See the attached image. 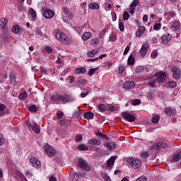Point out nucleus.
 <instances>
[{"label":"nucleus","mask_w":181,"mask_h":181,"mask_svg":"<svg viewBox=\"0 0 181 181\" xmlns=\"http://www.w3.org/2000/svg\"><path fill=\"white\" fill-rule=\"evenodd\" d=\"M96 136H98L99 138H103V139H107L108 137L107 135L98 132L95 134Z\"/></svg>","instance_id":"38"},{"label":"nucleus","mask_w":181,"mask_h":181,"mask_svg":"<svg viewBox=\"0 0 181 181\" xmlns=\"http://www.w3.org/2000/svg\"><path fill=\"white\" fill-rule=\"evenodd\" d=\"M27 127L32 128L33 131L35 133V134H40V126L39 124H37V123H33L32 124V123L27 122L26 123Z\"/></svg>","instance_id":"7"},{"label":"nucleus","mask_w":181,"mask_h":181,"mask_svg":"<svg viewBox=\"0 0 181 181\" xmlns=\"http://www.w3.org/2000/svg\"><path fill=\"white\" fill-rule=\"evenodd\" d=\"M18 98L21 99V100H26V98H28V92H23V93H21Z\"/></svg>","instance_id":"35"},{"label":"nucleus","mask_w":181,"mask_h":181,"mask_svg":"<svg viewBox=\"0 0 181 181\" xmlns=\"http://www.w3.org/2000/svg\"><path fill=\"white\" fill-rule=\"evenodd\" d=\"M107 110H110V111H114V106L112 105H107Z\"/></svg>","instance_id":"63"},{"label":"nucleus","mask_w":181,"mask_h":181,"mask_svg":"<svg viewBox=\"0 0 181 181\" xmlns=\"http://www.w3.org/2000/svg\"><path fill=\"white\" fill-rule=\"evenodd\" d=\"M64 115V113L63 112L57 113V118H58V119H62Z\"/></svg>","instance_id":"53"},{"label":"nucleus","mask_w":181,"mask_h":181,"mask_svg":"<svg viewBox=\"0 0 181 181\" xmlns=\"http://www.w3.org/2000/svg\"><path fill=\"white\" fill-rule=\"evenodd\" d=\"M92 46H97L98 44L100 43V40L98 38H94L90 42Z\"/></svg>","instance_id":"40"},{"label":"nucleus","mask_w":181,"mask_h":181,"mask_svg":"<svg viewBox=\"0 0 181 181\" xmlns=\"http://www.w3.org/2000/svg\"><path fill=\"white\" fill-rule=\"evenodd\" d=\"M127 63L129 66H132L135 63V59L132 57V55H130L128 58Z\"/></svg>","instance_id":"36"},{"label":"nucleus","mask_w":181,"mask_h":181,"mask_svg":"<svg viewBox=\"0 0 181 181\" xmlns=\"http://www.w3.org/2000/svg\"><path fill=\"white\" fill-rule=\"evenodd\" d=\"M166 80V74L162 73L157 77V81L158 83H163Z\"/></svg>","instance_id":"20"},{"label":"nucleus","mask_w":181,"mask_h":181,"mask_svg":"<svg viewBox=\"0 0 181 181\" xmlns=\"http://www.w3.org/2000/svg\"><path fill=\"white\" fill-rule=\"evenodd\" d=\"M177 84L176 82L175 81H171L169 83V87H170V88H175V87H176Z\"/></svg>","instance_id":"55"},{"label":"nucleus","mask_w":181,"mask_h":181,"mask_svg":"<svg viewBox=\"0 0 181 181\" xmlns=\"http://www.w3.org/2000/svg\"><path fill=\"white\" fill-rule=\"evenodd\" d=\"M12 32L16 35L19 33V32H21V27H19V25H14L12 29Z\"/></svg>","instance_id":"34"},{"label":"nucleus","mask_w":181,"mask_h":181,"mask_svg":"<svg viewBox=\"0 0 181 181\" xmlns=\"http://www.w3.org/2000/svg\"><path fill=\"white\" fill-rule=\"evenodd\" d=\"M136 181H146V177H140L136 180Z\"/></svg>","instance_id":"59"},{"label":"nucleus","mask_w":181,"mask_h":181,"mask_svg":"<svg viewBox=\"0 0 181 181\" xmlns=\"http://www.w3.org/2000/svg\"><path fill=\"white\" fill-rule=\"evenodd\" d=\"M89 145H93L95 146H100L101 145V140L98 139H90L88 140Z\"/></svg>","instance_id":"12"},{"label":"nucleus","mask_w":181,"mask_h":181,"mask_svg":"<svg viewBox=\"0 0 181 181\" xmlns=\"http://www.w3.org/2000/svg\"><path fill=\"white\" fill-rule=\"evenodd\" d=\"M83 40L87 41L88 39H91V33L87 32L82 35Z\"/></svg>","instance_id":"24"},{"label":"nucleus","mask_w":181,"mask_h":181,"mask_svg":"<svg viewBox=\"0 0 181 181\" xmlns=\"http://www.w3.org/2000/svg\"><path fill=\"white\" fill-rule=\"evenodd\" d=\"M74 71L76 74H84L86 71H87V69H86V68L84 67H81V68H76L74 70Z\"/></svg>","instance_id":"22"},{"label":"nucleus","mask_w":181,"mask_h":181,"mask_svg":"<svg viewBox=\"0 0 181 181\" xmlns=\"http://www.w3.org/2000/svg\"><path fill=\"white\" fill-rule=\"evenodd\" d=\"M103 179L104 180H106V181H111V178H110V176H108L106 174L103 175Z\"/></svg>","instance_id":"60"},{"label":"nucleus","mask_w":181,"mask_h":181,"mask_svg":"<svg viewBox=\"0 0 181 181\" xmlns=\"http://www.w3.org/2000/svg\"><path fill=\"white\" fill-rule=\"evenodd\" d=\"M44 151L50 158H53V156L56 155V150H54L53 147L49 146L47 144H46L45 146Z\"/></svg>","instance_id":"5"},{"label":"nucleus","mask_w":181,"mask_h":181,"mask_svg":"<svg viewBox=\"0 0 181 181\" xmlns=\"http://www.w3.org/2000/svg\"><path fill=\"white\" fill-rule=\"evenodd\" d=\"M45 50L47 53L50 54V53H52V52H53V48H52V47H50V46H46L45 47Z\"/></svg>","instance_id":"46"},{"label":"nucleus","mask_w":181,"mask_h":181,"mask_svg":"<svg viewBox=\"0 0 181 181\" xmlns=\"http://www.w3.org/2000/svg\"><path fill=\"white\" fill-rule=\"evenodd\" d=\"M138 5H139V0H134L130 4V6L135 8L136 6H138Z\"/></svg>","instance_id":"39"},{"label":"nucleus","mask_w":181,"mask_h":181,"mask_svg":"<svg viewBox=\"0 0 181 181\" xmlns=\"http://www.w3.org/2000/svg\"><path fill=\"white\" fill-rule=\"evenodd\" d=\"M134 87H135V83H134L133 81H127L123 86V88L126 90L134 88Z\"/></svg>","instance_id":"16"},{"label":"nucleus","mask_w":181,"mask_h":181,"mask_svg":"<svg viewBox=\"0 0 181 181\" xmlns=\"http://www.w3.org/2000/svg\"><path fill=\"white\" fill-rule=\"evenodd\" d=\"M144 71V66H140L136 69V73H142Z\"/></svg>","instance_id":"51"},{"label":"nucleus","mask_w":181,"mask_h":181,"mask_svg":"<svg viewBox=\"0 0 181 181\" xmlns=\"http://www.w3.org/2000/svg\"><path fill=\"white\" fill-rule=\"evenodd\" d=\"M147 52H148V45H143L140 51H139L141 57H144V56H146Z\"/></svg>","instance_id":"17"},{"label":"nucleus","mask_w":181,"mask_h":181,"mask_svg":"<svg viewBox=\"0 0 181 181\" xmlns=\"http://www.w3.org/2000/svg\"><path fill=\"white\" fill-rule=\"evenodd\" d=\"M66 81L68 83H69V84H71V83H74V77H73L71 76H69V78H66Z\"/></svg>","instance_id":"49"},{"label":"nucleus","mask_w":181,"mask_h":181,"mask_svg":"<svg viewBox=\"0 0 181 181\" xmlns=\"http://www.w3.org/2000/svg\"><path fill=\"white\" fill-rule=\"evenodd\" d=\"M171 71L173 73V77L175 80H179L180 78V70L176 66H173L171 68Z\"/></svg>","instance_id":"9"},{"label":"nucleus","mask_w":181,"mask_h":181,"mask_svg":"<svg viewBox=\"0 0 181 181\" xmlns=\"http://www.w3.org/2000/svg\"><path fill=\"white\" fill-rule=\"evenodd\" d=\"M30 13L33 18V20L35 21L36 19V11H35V10H33V8H30Z\"/></svg>","instance_id":"41"},{"label":"nucleus","mask_w":181,"mask_h":181,"mask_svg":"<svg viewBox=\"0 0 181 181\" xmlns=\"http://www.w3.org/2000/svg\"><path fill=\"white\" fill-rule=\"evenodd\" d=\"M144 33H145V27L141 25L139 28L138 30L136 32V36H137V37H141V36H142Z\"/></svg>","instance_id":"18"},{"label":"nucleus","mask_w":181,"mask_h":181,"mask_svg":"<svg viewBox=\"0 0 181 181\" xmlns=\"http://www.w3.org/2000/svg\"><path fill=\"white\" fill-rule=\"evenodd\" d=\"M44 12L42 13V15L45 19H52L53 16H54V11L49 9H43Z\"/></svg>","instance_id":"10"},{"label":"nucleus","mask_w":181,"mask_h":181,"mask_svg":"<svg viewBox=\"0 0 181 181\" xmlns=\"http://www.w3.org/2000/svg\"><path fill=\"white\" fill-rule=\"evenodd\" d=\"M141 156L142 158H148V156H149V154L148 153V152H143L141 153Z\"/></svg>","instance_id":"62"},{"label":"nucleus","mask_w":181,"mask_h":181,"mask_svg":"<svg viewBox=\"0 0 181 181\" xmlns=\"http://www.w3.org/2000/svg\"><path fill=\"white\" fill-rule=\"evenodd\" d=\"M35 32V35H37L38 36H43V32H45V29L42 28H36Z\"/></svg>","instance_id":"29"},{"label":"nucleus","mask_w":181,"mask_h":181,"mask_svg":"<svg viewBox=\"0 0 181 181\" xmlns=\"http://www.w3.org/2000/svg\"><path fill=\"white\" fill-rule=\"evenodd\" d=\"M49 181H57L56 177L51 176L49 179Z\"/></svg>","instance_id":"64"},{"label":"nucleus","mask_w":181,"mask_h":181,"mask_svg":"<svg viewBox=\"0 0 181 181\" xmlns=\"http://www.w3.org/2000/svg\"><path fill=\"white\" fill-rule=\"evenodd\" d=\"M159 119H160V117L156 115L153 117L151 121L153 124H158V122H159Z\"/></svg>","instance_id":"37"},{"label":"nucleus","mask_w":181,"mask_h":181,"mask_svg":"<svg viewBox=\"0 0 181 181\" xmlns=\"http://www.w3.org/2000/svg\"><path fill=\"white\" fill-rule=\"evenodd\" d=\"M162 28V24L160 23H156L153 26V30H159Z\"/></svg>","instance_id":"47"},{"label":"nucleus","mask_w":181,"mask_h":181,"mask_svg":"<svg viewBox=\"0 0 181 181\" xmlns=\"http://www.w3.org/2000/svg\"><path fill=\"white\" fill-rule=\"evenodd\" d=\"M115 163V157L112 156L107 160L108 168H111Z\"/></svg>","instance_id":"26"},{"label":"nucleus","mask_w":181,"mask_h":181,"mask_svg":"<svg viewBox=\"0 0 181 181\" xmlns=\"http://www.w3.org/2000/svg\"><path fill=\"white\" fill-rule=\"evenodd\" d=\"M98 108H99L100 111H101L102 112H104L107 107H105V105H99Z\"/></svg>","instance_id":"50"},{"label":"nucleus","mask_w":181,"mask_h":181,"mask_svg":"<svg viewBox=\"0 0 181 181\" xmlns=\"http://www.w3.org/2000/svg\"><path fill=\"white\" fill-rule=\"evenodd\" d=\"M161 43L163 45H168L170 42V35L167 33L161 37Z\"/></svg>","instance_id":"13"},{"label":"nucleus","mask_w":181,"mask_h":181,"mask_svg":"<svg viewBox=\"0 0 181 181\" xmlns=\"http://www.w3.org/2000/svg\"><path fill=\"white\" fill-rule=\"evenodd\" d=\"M5 144V139L4 138V135L0 133V146Z\"/></svg>","instance_id":"48"},{"label":"nucleus","mask_w":181,"mask_h":181,"mask_svg":"<svg viewBox=\"0 0 181 181\" xmlns=\"http://www.w3.org/2000/svg\"><path fill=\"white\" fill-rule=\"evenodd\" d=\"M104 146L108 149V151H114L115 149V143L114 142H106L104 144Z\"/></svg>","instance_id":"15"},{"label":"nucleus","mask_w":181,"mask_h":181,"mask_svg":"<svg viewBox=\"0 0 181 181\" xmlns=\"http://www.w3.org/2000/svg\"><path fill=\"white\" fill-rule=\"evenodd\" d=\"M97 70H98V68H91L88 72L89 76L91 77V76H93L94 73H95Z\"/></svg>","instance_id":"42"},{"label":"nucleus","mask_w":181,"mask_h":181,"mask_svg":"<svg viewBox=\"0 0 181 181\" xmlns=\"http://www.w3.org/2000/svg\"><path fill=\"white\" fill-rule=\"evenodd\" d=\"M151 56L152 59H156V57H158V52L153 51V52H151Z\"/></svg>","instance_id":"54"},{"label":"nucleus","mask_w":181,"mask_h":181,"mask_svg":"<svg viewBox=\"0 0 181 181\" xmlns=\"http://www.w3.org/2000/svg\"><path fill=\"white\" fill-rule=\"evenodd\" d=\"M78 151H88V146H87L86 144H79L78 146Z\"/></svg>","instance_id":"25"},{"label":"nucleus","mask_w":181,"mask_h":181,"mask_svg":"<svg viewBox=\"0 0 181 181\" xmlns=\"http://www.w3.org/2000/svg\"><path fill=\"white\" fill-rule=\"evenodd\" d=\"M110 42H115L117 40V35L114 33L111 34L109 37Z\"/></svg>","instance_id":"44"},{"label":"nucleus","mask_w":181,"mask_h":181,"mask_svg":"<svg viewBox=\"0 0 181 181\" xmlns=\"http://www.w3.org/2000/svg\"><path fill=\"white\" fill-rule=\"evenodd\" d=\"M63 12L69 19H71V18H73V13H71V12L69 11L68 8H64Z\"/></svg>","instance_id":"23"},{"label":"nucleus","mask_w":181,"mask_h":181,"mask_svg":"<svg viewBox=\"0 0 181 181\" xmlns=\"http://www.w3.org/2000/svg\"><path fill=\"white\" fill-rule=\"evenodd\" d=\"M97 53H98V51L97 49H93L89 52H88V57H94V56H95V54H97Z\"/></svg>","instance_id":"33"},{"label":"nucleus","mask_w":181,"mask_h":181,"mask_svg":"<svg viewBox=\"0 0 181 181\" xmlns=\"http://www.w3.org/2000/svg\"><path fill=\"white\" fill-rule=\"evenodd\" d=\"M181 160V151H179L173 156V162H179Z\"/></svg>","instance_id":"19"},{"label":"nucleus","mask_w":181,"mask_h":181,"mask_svg":"<svg viewBox=\"0 0 181 181\" xmlns=\"http://www.w3.org/2000/svg\"><path fill=\"white\" fill-rule=\"evenodd\" d=\"M123 118L126 119V121H129V122H134L136 117L127 112H122Z\"/></svg>","instance_id":"8"},{"label":"nucleus","mask_w":181,"mask_h":181,"mask_svg":"<svg viewBox=\"0 0 181 181\" xmlns=\"http://www.w3.org/2000/svg\"><path fill=\"white\" fill-rule=\"evenodd\" d=\"M75 30L78 32V33H81L83 32V28L81 27H76Z\"/></svg>","instance_id":"58"},{"label":"nucleus","mask_w":181,"mask_h":181,"mask_svg":"<svg viewBox=\"0 0 181 181\" xmlns=\"http://www.w3.org/2000/svg\"><path fill=\"white\" fill-rule=\"evenodd\" d=\"M155 83H156V80L150 81V82H148V86H150V87H155Z\"/></svg>","instance_id":"61"},{"label":"nucleus","mask_w":181,"mask_h":181,"mask_svg":"<svg viewBox=\"0 0 181 181\" xmlns=\"http://www.w3.org/2000/svg\"><path fill=\"white\" fill-rule=\"evenodd\" d=\"M30 163H31L33 168H36L37 169H38L41 166L40 161L37 160L36 157H31V158L30 159Z\"/></svg>","instance_id":"11"},{"label":"nucleus","mask_w":181,"mask_h":181,"mask_svg":"<svg viewBox=\"0 0 181 181\" xmlns=\"http://www.w3.org/2000/svg\"><path fill=\"white\" fill-rule=\"evenodd\" d=\"M90 9H99L100 6L97 3H90L88 5Z\"/></svg>","instance_id":"27"},{"label":"nucleus","mask_w":181,"mask_h":181,"mask_svg":"<svg viewBox=\"0 0 181 181\" xmlns=\"http://www.w3.org/2000/svg\"><path fill=\"white\" fill-rule=\"evenodd\" d=\"M83 117L84 118H90L93 119V118H94V114L91 112H86L83 114Z\"/></svg>","instance_id":"30"},{"label":"nucleus","mask_w":181,"mask_h":181,"mask_svg":"<svg viewBox=\"0 0 181 181\" xmlns=\"http://www.w3.org/2000/svg\"><path fill=\"white\" fill-rule=\"evenodd\" d=\"M74 118H80V117H81V115H83V112H80V110H76L74 111V114H73Z\"/></svg>","instance_id":"32"},{"label":"nucleus","mask_w":181,"mask_h":181,"mask_svg":"<svg viewBox=\"0 0 181 181\" xmlns=\"http://www.w3.org/2000/svg\"><path fill=\"white\" fill-rule=\"evenodd\" d=\"M179 28H180V23L175 21L173 23L170 29L171 30L176 31L178 30Z\"/></svg>","instance_id":"21"},{"label":"nucleus","mask_w":181,"mask_h":181,"mask_svg":"<svg viewBox=\"0 0 181 181\" xmlns=\"http://www.w3.org/2000/svg\"><path fill=\"white\" fill-rule=\"evenodd\" d=\"M6 25H8V20L5 18H2L0 20V29H2L5 32V30H6Z\"/></svg>","instance_id":"14"},{"label":"nucleus","mask_w":181,"mask_h":181,"mask_svg":"<svg viewBox=\"0 0 181 181\" xmlns=\"http://www.w3.org/2000/svg\"><path fill=\"white\" fill-rule=\"evenodd\" d=\"M132 104L133 105H138L139 104H141V100L139 99H136L133 100Z\"/></svg>","instance_id":"56"},{"label":"nucleus","mask_w":181,"mask_h":181,"mask_svg":"<svg viewBox=\"0 0 181 181\" xmlns=\"http://www.w3.org/2000/svg\"><path fill=\"white\" fill-rule=\"evenodd\" d=\"M5 110H6V106L4 104H0V117L5 115Z\"/></svg>","instance_id":"28"},{"label":"nucleus","mask_w":181,"mask_h":181,"mask_svg":"<svg viewBox=\"0 0 181 181\" xmlns=\"http://www.w3.org/2000/svg\"><path fill=\"white\" fill-rule=\"evenodd\" d=\"M55 37L57 40L62 42L64 45H70V43H71V40H70V38H69L62 31H57L55 33Z\"/></svg>","instance_id":"2"},{"label":"nucleus","mask_w":181,"mask_h":181,"mask_svg":"<svg viewBox=\"0 0 181 181\" xmlns=\"http://www.w3.org/2000/svg\"><path fill=\"white\" fill-rule=\"evenodd\" d=\"M128 19H129V13H128V11H125L123 13V20L128 21Z\"/></svg>","instance_id":"45"},{"label":"nucleus","mask_w":181,"mask_h":181,"mask_svg":"<svg viewBox=\"0 0 181 181\" xmlns=\"http://www.w3.org/2000/svg\"><path fill=\"white\" fill-rule=\"evenodd\" d=\"M119 30L121 32H124L125 28L124 27V23L119 22Z\"/></svg>","instance_id":"52"},{"label":"nucleus","mask_w":181,"mask_h":181,"mask_svg":"<svg viewBox=\"0 0 181 181\" xmlns=\"http://www.w3.org/2000/svg\"><path fill=\"white\" fill-rule=\"evenodd\" d=\"M78 163L81 169H84V170H86L87 172H90V170H91L90 165H88V163H87V161L83 158H78Z\"/></svg>","instance_id":"4"},{"label":"nucleus","mask_w":181,"mask_h":181,"mask_svg":"<svg viewBox=\"0 0 181 181\" xmlns=\"http://www.w3.org/2000/svg\"><path fill=\"white\" fill-rule=\"evenodd\" d=\"M52 101H62V103H69L73 101L74 98L71 95H56L51 97Z\"/></svg>","instance_id":"1"},{"label":"nucleus","mask_w":181,"mask_h":181,"mask_svg":"<svg viewBox=\"0 0 181 181\" xmlns=\"http://www.w3.org/2000/svg\"><path fill=\"white\" fill-rule=\"evenodd\" d=\"M29 111H31V112H36V111H37V108L35 105H32L29 107Z\"/></svg>","instance_id":"43"},{"label":"nucleus","mask_w":181,"mask_h":181,"mask_svg":"<svg viewBox=\"0 0 181 181\" xmlns=\"http://www.w3.org/2000/svg\"><path fill=\"white\" fill-rule=\"evenodd\" d=\"M127 163H129V165H130L133 168V169H138L141 168L142 165L141 160L138 158L134 159L133 158H128Z\"/></svg>","instance_id":"3"},{"label":"nucleus","mask_w":181,"mask_h":181,"mask_svg":"<svg viewBox=\"0 0 181 181\" xmlns=\"http://www.w3.org/2000/svg\"><path fill=\"white\" fill-rule=\"evenodd\" d=\"M165 112L167 114V115H170V117H173L174 115L173 110H172V108L170 107L165 108Z\"/></svg>","instance_id":"31"},{"label":"nucleus","mask_w":181,"mask_h":181,"mask_svg":"<svg viewBox=\"0 0 181 181\" xmlns=\"http://www.w3.org/2000/svg\"><path fill=\"white\" fill-rule=\"evenodd\" d=\"M166 149L168 148V144L163 143V142H158L154 144L153 146L150 147L151 151H153V149H155V151H159L160 148Z\"/></svg>","instance_id":"6"},{"label":"nucleus","mask_w":181,"mask_h":181,"mask_svg":"<svg viewBox=\"0 0 181 181\" xmlns=\"http://www.w3.org/2000/svg\"><path fill=\"white\" fill-rule=\"evenodd\" d=\"M129 13H131L132 15H134L135 13V8L134 7H132L130 6V8L129 11Z\"/></svg>","instance_id":"57"}]
</instances>
